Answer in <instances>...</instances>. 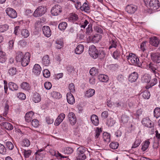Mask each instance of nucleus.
Masks as SVG:
<instances>
[{"label":"nucleus","mask_w":160,"mask_h":160,"mask_svg":"<svg viewBox=\"0 0 160 160\" xmlns=\"http://www.w3.org/2000/svg\"><path fill=\"white\" fill-rule=\"evenodd\" d=\"M80 9L82 11L87 12L89 10V6L87 3L84 2L81 6Z\"/></svg>","instance_id":"51"},{"label":"nucleus","mask_w":160,"mask_h":160,"mask_svg":"<svg viewBox=\"0 0 160 160\" xmlns=\"http://www.w3.org/2000/svg\"><path fill=\"white\" fill-rule=\"evenodd\" d=\"M89 22V19H83L80 23V27L82 28H85Z\"/></svg>","instance_id":"44"},{"label":"nucleus","mask_w":160,"mask_h":160,"mask_svg":"<svg viewBox=\"0 0 160 160\" xmlns=\"http://www.w3.org/2000/svg\"><path fill=\"white\" fill-rule=\"evenodd\" d=\"M116 123V121L113 118H110L108 119L107 122V125L108 127H112Z\"/></svg>","instance_id":"43"},{"label":"nucleus","mask_w":160,"mask_h":160,"mask_svg":"<svg viewBox=\"0 0 160 160\" xmlns=\"http://www.w3.org/2000/svg\"><path fill=\"white\" fill-rule=\"evenodd\" d=\"M9 89L12 91L17 90L18 88V85L13 82H10L8 83Z\"/></svg>","instance_id":"34"},{"label":"nucleus","mask_w":160,"mask_h":160,"mask_svg":"<svg viewBox=\"0 0 160 160\" xmlns=\"http://www.w3.org/2000/svg\"><path fill=\"white\" fill-rule=\"evenodd\" d=\"M150 43L152 46L157 47L159 43V40L157 37H152L150 38Z\"/></svg>","instance_id":"18"},{"label":"nucleus","mask_w":160,"mask_h":160,"mask_svg":"<svg viewBox=\"0 0 160 160\" xmlns=\"http://www.w3.org/2000/svg\"><path fill=\"white\" fill-rule=\"evenodd\" d=\"M32 125L34 128H37L39 125V121L37 119H34L32 120Z\"/></svg>","instance_id":"55"},{"label":"nucleus","mask_w":160,"mask_h":160,"mask_svg":"<svg viewBox=\"0 0 160 160\" xmlns=\"http://www.w3.org/2000/svg\"><path fill=\"white\" fill-rule=\"evenodd\" d=\"M5 145L7 148L9 150H12L14 148V145L11 142H6Z\"/></svg>","instance_id":"63"},{"label":"nucleus","mask_w":160,"mask_h":160,"mask_svg":"<svg viewBox=\"0 0 160 160\" xmlns=\"http://www.w3.org/2000/svg\"><path fill=\"white\" fill-rule=\"evenodd\" d=\"M42 31L43 34L46 37H49L51 35V31L48 26H43L42 28Z\"/></svg>","instance_id":"11"},{"label":"nucleus","mask_w":160,"mask_h":160,"mask_svg":"<svg viewBox=\"0 0 160 160\" xmlns=\"http://www.w3.org/2000/svg\"><path fill=\"white\" fill-rule=\"evenodd\" d=\"M91 121L92 124L95 126H97L99 124V120L98 116L95 115H92L90 117Z\"/></svg>","instance_id":"22"},{"label":"nucleus","mask_w":160,"mask_h":160,"mask_svg":"<svg viewBox=\"0 0 160 160\" xmlns=\"http://www.w3.org/2000/svg\"><path fill=\"white\" fill-rule=\"evenodd\" d=\"M126 105L123 102L121 101H118L115 102L113 103V108H125Z\"/></svg>","instance_id":"30"},{"label":"nucleus","mask_w":160,"mask_h":160,"mask_svg":"<svg viewBox=\"0 0 160 160\" xmlns=\"http://www.w3.org/2000/svg\"><path fill=\"white\" fill-rule=\"evenodd\" d=\"M30 58V54L28 52L24 54L21 52H19L16 54V60L17 62H20L23 67L27 66L29 63Z\"/></svg>","instance_id":"2"},{"label":"nucleus","mask_w":160,"mask_h":160,"mask_svg":"<svg viewBox=\"0 0 160 160\" xmlns=\"http://www.w3.org/2000/svg\"><path fill=\"white\" fill-rule=\"evenodd\" d=\"M62 11L61 6L59 5H56L53 6L51 10V13L53 16L58 15Z\"/></svg>","instance_id":"7"},{"label":"nucleus","mask_w":160,"mask_h":160,"mask_svg":"<svg viewBox=\"0 0 160 160\" xmlns=\"http://www.w3.org/2000/svg\"><path fill=\"white\" fill-rule=\"evenodd\" d=\"M151 76L148 74H145L142 78V82L148 83V84L150 83V80L151 79Z\"/></svg>","instance_id":"28"},{"label":"nucleus","mask_w":160,"mask_h":160,"mask_svg":"<svg viewBox=\"0 0 160 160\" xmlns=\"http://www.w3.org/2000/svg\"><path fill=\"white\" fill-rule=\"evenodd\" d=\"M52 97L56 99H59L61 98L62 96L60 93L57 92H53L51 93Z\"/></svg>","instance_id":"46"},{"label":"nucleus","mask_w":160,"mask_h":160,"mask_svg":"<svg viewBox=\"0 0 160 160\" xmlns=\"http://www.w3.org/2000/svg\"><path fill=\"white\" fill-rule=\"evenodd\" d=\"M47 11V8L43 6L38 7L35 11L33 15L34 17H41Z\"/></svg>","instance_id":"4"},{"label":"nucleus","mask_w":160,"mask_h":160,"mask_svg":"<svg viewBox=\"0 0 160 160\" xmlns=\"http://www.w3.org/2000/svg\"><path fill=\"white\" fill-rule=\"evenodd\" d=\"M6 149L4 145L0 143V153L3 155L5 154Z\"/></svg>","instance_id":"60"},{"label":"nucleus","mask_w":160,"mask_h":160,"mask_svg":"<svg viewBox=\"0 0 160 160\" xmlns=\"http://www.w3.org/2000/svg\"><path fill=\"white\" fill-rule=\"evenodd\" d=\"M155 132L156 136L155 139H156L157 141V146L155 147V148H156L158 147V146L160 144V134L158 133V131L157 130H156Z\"/></svg>","instance_id":"47"},{"label":"nucleus","mask_w":160,"mask_h":160,"mask_svg":"<svg viewBox=\"0 0 160 160\" xmlns=\"http://www.w3.org/2000/svg\"><path fill=\"white\" fill-rule=\"evenodd\" d=\"M148 43L147 42H144L142 43L140 46V48L142 51H144L148 48Z\"/></svg>","instance_id":"50"},{"label":"nucleus","mask_w":160,"mask_h":160,"mask_svg":"<svg viewBox=\"0 0 160 160\" xmlns=\"http://www.w3.org/2000/svg\"><path fill=\"white\" fill-rule=\"evenodd\" d=\"M138 78V74L136 72H133L131 73L129 76L128 79L131 82H135L136 81Z\"/></svg>","instance_id":"15"},{"label":"nucleus","mask_w":160,"mask_h":160,"mask_svg":"<svg viewBox=\"0 0 160 160\" xmlns=\"http://www.w3.org/2000/svg\"><path fill=\"white\" fill-rule=\"evenodd\" d=\"M89 37L94 43L98 42L101 39V36L99 34H96L92 36Z\"/></svg>","instance_id":"23"},{"label":"nucleus","mask_w":160,"mask_h":160,"mask_svg":"<svg viewBox=\"0 0 160 160\" xmlns=\"http://www.w3.org/2000/svg\"><path fill=\"white\" fill-rule=\"evenodd\" d=\"M17 97L20 99L22 100H25L26 98V95L22 92H19L17 94Z\"/></svg>","instance_id":"61"},{"label":"nucleus","mask_w":160,"mask_h":160,"mask_svg":"<svg viewBox=\"0 0 160 160\" xmlns=\"http://www.w3.org/2000/svg\"><path fill=\"white\" fill-rule=\"evenodd\" d=\"M86 158V155L84 153H79L77 157V160H84Z\"/></svg>","instance_id":"62"},{"label":"nucleus","mask_w":160,"mask_h":160,"mask_svg":"<svg viewBox=\"0 0 160 160\" xmlns=\"http://www.w3.org/2000/svg\"><path fill=\"white\" fill-rule=\"evenodd\" d=\"M9 105L7 103H6L4 106V110L3 113V116L6 117L8 112Z\"/></svg>","instance_id":"53"},{"label":"nucleus","mask_w":160,"mask_h":160,"mask_svg":"<svg viewBox=\"0 0 160 160\" xmlns=\"http://www.w3.org/2000/svg\"><path fill=\"white\" fill-rule=\"evenodd\" d=\"M129 120V118L127 116L124 115L122 116L120 120V123L122 124H124L128 122Z\"/></svg>","instance_id":"40"},{"label":"nucleus","mask_w":160,"mask_h":160,"mask_svg":"<svg viewBox=\"0 0 160 160\" xmlns=\"http://www.w3.org/2000/svg\"><path fill=\"white\" fill-rule=\"evenodd\" d=\"M67 26V23L66 22H63L59 24L58 26V28L60 30L64 31L66 29Z\"/></svg>","instance_id":"41"},{"label":"nucleus","mask_w":160,"mask_h":160,"mask_svg":"<svg viewBox=\"0 0 160 160\" xmlns=\"http://www.w3.org/2000/svg\"><path fill=\"white\" fill-rule=\"evenodd\" d=\"M68 89L70 93H74L75 92V86L73 83H71L68 86Z\"/></svg>","instance_id":"64"},{"label":"nucleus","mask_w":160,"mask_h":160,"mask_svg":"<svg viewBox=\"0 0 160 160\" xmlns=\"http://www.w3.org/2000/svg\"><path fill=\"white\" fill-rule=\"evenodd\" d=\"M98 79L100 81L103 82H106L108 80V76L103 74L99 75L98 76Z\"/></svg>","instance_id":"32"},{"label":"nucleus","mask_w":160,"mask_h":160,"mask_svg":"<svg viewBox=\"0 0 160 160\" xmlns=\"http://www.w3.org/2000/svg\"><path fill=\"white\" fill-rule=\"evenodd\" d=\"M103 138L104 141L108 143L110 142L111 140L110 135L107 132H104L103 134Z\"/></svg>","instance_id":"35"},{"label":"nucleus","mask_w":160,"mask_h":160,"mask_svg":"<svg viewBox=\"0 0 160 160\" xmlns=\"http://www.w3.org/2000/svg\"><path fill=\"white\" fill-rule=\"evenodd\" d=\"M118 143L116 142H112L109 144V147L110 148L113 149H117L118 148Z\"/></svg>","instance_id":"56"},{"label":"nucleus","mask_w":160,"mask_h":160,"mask_svg":"<svg viewBox=\"0 0 160 160\" xmlns=\"http://www.w3.org/2000/svg\"><path fill=\"white\" fill-rule=\"evenodd\" d=\"M21 34L22 37L24 38H27L29 35V32L27 29H22L21 31Z\"/></svg>","instance_id":"39"},{"label":"nucleus","mask_w":160,"mask_h":160,"mask_svg":"<svg viewBox=\"0 0 160 160\" xmlns=\"http://www.w3.org/2000/svg\"><path fill=\"white\" fill-rule=\"evenodd\" d=\"M115 38H112L111 39H109L110 46L109 47V49H110L112 48H116L117 46V42L115 39Z\"/></svg>","instance_id":"31"},{"label":"nucleus","mask_w":160,"mask_h":160,"mask_svg":"<svg viewBox=\"0 0 160 160\" xmlns=\"http://www.w3.org/2000/svg\"><path fill=\"white\" fill-rule=\"evenodd\" d=\"M69 122L72 125H74L76 122L77 119L74 113L72 112H70L68 116Z\"/></svg>","instance_id":"8"},{"label":"nucleus","mask_w":160,"mask_h":160,"mask_svg":"<svg viewBox=\"0 0 160 160\" xmlns=\"http://www.w3.org/2000/svg\"><path fill=\"white\" fill-rule=\"evenodd\" d=\"M154 115L155 117L158 118L160 116V108H157L154 110Z\"/></svg>","instance_id":"57"},{"label":"nucleus","mask_w":160,"mask_h":160,"mask_svg":"<svg viewBox=\"0 0 160 160\" xmlns=\"http://www.w3.org/2000/svg\"><path fill=\"white\" fill-rule=\"evenodd\" d=\"M8 28V26L5 24L0 25V32H3L7 31Z\"/></svg>","instance_id":"59"},{"label":"nucleus","mask_w":160,"mask_h":160,"mask_svg":"<svg viewBox=\"0 0 160 160\" xmlns=\"http://www.w3.org/2000/svg\"><path fill=\"white\" fill-rule=\"evenodd\" d=\"M98 72V70L96 68L93 67L90 70V73L92 76H94L97 74Z\"/></svg>","instance_id":"58"},{"label":"nucleus","mask_w":160,"mask_h":160,"mask_svg":"<svg viewBox=\"0 0 160 160\" xmlns=\"http://www.w3.org/2000/svg\"><path fill=\"white\" fill-rule=\"evenodd\" d=\"M137 10V7L134 5H128L126 8V11L129 14L134 13Z\"/></svg>","instance_id":"10"},{"label":"nucleus","mask_w":160,"mask_h":160,"mask_svg":"<svg viewBox=\"0 0 160 160\" xmlns=\"http://www.w3.org/2000/svg\"><path fill=\"white\" fill-rule=\"evenodd\" d=\"M7 14L11 18H14L17 17V14L15 10L12 8H8L6 9Z\"/></svg>","instance_id":"6"},{"label":"nucleus","mask_w":160,"mask_h":160,"mask_svg":"<svg viewBox=\"0 0 160 160\" xmlns=\"http://www.w3.org/2000/svg\"><path fill=\"white\" fill-rule=\"evenodd\" d=\"M151 58L154 62L159 63L160 62V54L158 53H151Z\"/></svg>","instance_id":"14"},{"label":"nucleus","mask_w":160,"mask_h":160,"mask_svg":"<svg viewBox=\"0 0 160 160\" xmlns=\"http://www.w3.org/2000/svg\"><path fill=\"white\" fill-rule=\"evenodd\" d=\"M88 52L90 56L94 59H96L98 57V51L95 47L93 45L89 47Z\"/></svg>","instance_id":"5"},{"label":"nucleus","mask_w":160,"mask_h":160,"mask_svg":"<svg viewBox=\"0 0 160 160\" xmlns=\"http://www.w3.org/2000/svg\"><path fill=\"white\" fill-rule=\"evenodd\" d=\"M147 68L153 72V75H154L155 77V78L153 79L151 81V82H150V83H148V86H147L146 87L147 89H148L157 83L158 82V78H159L158 77L159 75L158 72V71L157 68V67L156 65L152 63H150L147 65Z\"/></svg>","instance_id":"1"},{"label":"nucleus","mask_w":160,"mask_h":160,"mask_svg":"<svg viewBox=\"0 0 160 160\" xmlns=\"http://www.w3.org/2000/svg\"><path fill=\"white\" fill-rule=\"evenodd\" d=\"M78 19V16L77 15L75 14H73L71 15L68 18V20L69 21L72 22H74L77 21Z\"/></svg>","instance_id":"45"},{"label":"nucleus","mask_w":160,"mask_h":160,"mask_svg":"<svg viewBox=\"0 0 160 160\" xmlns=\"http://www.w3.org/2000/svg\"><path fill=\"white\" fill-rule=\"evenodd\" d=\"M17 72V70L16 68L14 67L11 68H9L8 71V73L9 75L13 76L15 75Z\"/></svg>","instance_id":"48"},{"label":"nucleus","mask_w":160,"mask_h":160,"mask_svg":"<svg viewBox=\"0 0 160 160\" xmlns=\"http://www.w3.org/2000/svg\"><path fill=\"white\" fill-rule=\"evenodd\" d=\"M1 125L6 129L11 130L13 129V126L10 123L7 122L1 123Z\"/></svg>","instance_id":"26"},{"label":"nucleus","mask_w":160,"mask_h":160,"mask_svg":"<svg viewBox=\"0 0 160 160\" xmlns=\"http://www.w3.org/2000/svg\"><path fill=\"white\" fill-rule=\"evenodd\" d=\"M142 95L143 98L145 99H148L150 96V92L148 90H146L142 93Z\"/></svg>","instance_id":"49"},{"label":"nucleus","mask_w":160,"mask_h":160,"mask_svg":"<svg viewBox=\"0 0 160 160\" xmlns=\"http://www.w3.org/2000/svg\"><path fill=\"white\" fill-rule=\"evenodd\" d=\"M55 46L58 49H60L63 46V39L62 38H58L55 42Z\"/></svg>","instance_id":"25"},{"label":"nucleus","mask_w":160,"mask_h":160,"mask_svg":"<svg viewBox=\"0 0 160 160\" xmlns=\"http://www.w3.org/2000/svg\"><path fill=\"white\" fill-rule=\"evenodd\" d=\"M21 88L26 91H28L30 89L31 87L29 83L26 82H22L21 85Z\"/></svg>","instance_id":"33"},{"label":"nucleus","mask_w":160,"mask_h":160,"mask_svg":"<svg viewBox=\"0 0 160 160\" xmlns=\"http://www.w3.org/2000/svg\"><path fill=\"white\" fill-rule=\"evenodd\" d=\"M126 58L128 62H131L135 65L140 66L141 65V62L139 59L134 54L131 53L126 56Z\"/></svg>","instance_id":"3"},{"label":"nucleus","mask_w":160,"mask_h":160,"mask_svg":"<svg viewBox=\"0 0 160 160\" xmlns=\"http://www.w3.org/2000/svg\"><path fill=\"white\" fill-rule=\"evenodd\" d=\"M42 63L45 66H48L50 63L49 56L47 55L44 56L42 58Z\"/></svg>","instance_id":"19"},{"label":"nucleus","mask_w":160,"mask_h":160,"mask_svg":"<svg viewBox=\"0 0 160 160\" xmlns=\"http://www.w3.org/2000/svg\"><path fill=\"white\" fill-rule=\"evenodd\" d=\"M67 99L68 102L70 104H73L75 102V100L73 95L70 93L67 94Z\"/></svg>","instance_id":"20"},{"label":"nucleus","mask_w":160,"mask_h":160,"mask_svg":"<svg viewBox=\"0 0 160 160\" xmlns=\"http://www.w3.org/2000/svg\"><path fill=\"white\" fill-rule=\"evenodd\" d=\"M62 151L64 154H68L72 153L73 152V150L71 147H67L64 148Z\"/></svg>","instance_id":"38"},{"label":"nucleus","mask_w":160,"mask_h":160,"mask_svg":"<svg viewBox=\"0 0 160 160\" xmlns=\"http://www.w3.org/2000/svg\"><path fill=\"white\" fill-rule=\"evenodd\" d=\"M150 142L149 140L145 141L142 144V150L143 151L146 150L148 148L150 145Z\"/></svg>","instance_id":"36"},{"label":"nucleus","mask_w":160,"mask_h":160,"mask_svg":"<svg viewBox=\"0 0 160 160\" xmlns=\"http://www.w3.org/2000/svg\"><path fill=\"white\" fill-rule=\"evenodd\" d=\"M141 142V139L138 137H137L134 143L132 144V148H135L138 147Z\"/></svg>","instance_id":"42"},{"label":"nucleus","mask_w":160,"mask_h":160,"mask_svg":"<svg viewBox=\"0 0 160 160\" xmlns=\"http://www.w3.org/2000/svg\"><path fill=\"white\" fill-rule=\"evenodd\" d=\"M84 46L82 44L78 45L75 50V52L76 54H80L83 51Z\"/></svg>","instance_id":"24"},{"label":"nucleus","mask_w":160,"mask_h":160,"mask_svg":"<svg viewBox=\"0 0 160 160\" xmlns=\"http://www.w3.org/2000/svg\"><path fill=\"white\" fill-rule=\"evenodd\" d=\"M42 68L39 65L37 64H35L32 69V72L36 76L39 75L41 71Z\"/></svg>","instance_id":"13"},{"label":"nucleus","mask_w":160,"mask_h":160,"mask_svg":"<svg viewBox=\"0 0 160 160\" xmlns=\"http://www.w3.org/2000/svg\"><path fill=\"white\" fill-rule=\"evenodd\" d=\"M7 58L5 53L3 51H0V62L3 63L5 62Z\"/></svg>","instance_id":"29"},{"label":"nucleus","mask_w":160,"mask_h":160,"mask_svg":"<svg viewBox=\"0 0 160 160\" xmlns=\"http://www.w3.org/2000/svg\"><path fill=\"white\" fill-rule=\"evenodd\" d=\"M142 123L144 126L149 128H151L153 126V124L152 123L151 121L148 118H143L142 121Z\"/></svg>","instance_id":"12"},{"label":"nucleus","mask_w":160,"mask_h":160,"mask_svg":"<svg viewBox=\"0 0 160 160\" xmlns=\"http://www.w3.org/2000/svg\"><path fill=\"white\" fill-rule=\"evenodd\" d=\"M34 118V113L32 111H30L27 112L25 116L26 121L28 122H29L31 121L32 119Z\"/></svg>","instance_id":"21"},{"label":"nucleus","mask_w":160,"mask_h":160,"mask_svg":"<svg viewBox=\"0 0 160 160\" xmlns=\"http://www.w3.org/2000/svg\"><path fill=\"white\" fill-rule=\"evenodd\" d=\"M65 117V114L63 113H61L58 116L54 122L56 126L59 125Z\"/></svg>","instance_id":"16"},{"label":"nucleus","mask_w":160,"mask_h":160,"mask_svg":"<svg viewBox=\"0 0 160 160\" xmlns=\"http://www.w3.org/2000/svg\"><path fill=\"white\" fill-rule=\"evenodd\" d=\"M95 91L93 89H89L87 90L85 93V95L88 98L92 96L95 94Z\"/></svg>","instance_id":"37"},{"label":"nucleus","mask_w":160,"mask_h":160,"mask_svg":"<svg viewBox=\"0 0 160 160\" xmlns=\"http://www.w3.org/2000/svg\"><path fill=\"white\" fill-rule=\"evenodd\" d=\"M41 100V98L40 94L37 92H35L33 96L32 100L35 103L40 102Z\"/></svg>","instance_id":"27"},{"label":"nucleus","mask_w":160,"mask_h":160,"mask_svg":"<svg viewBox=\"0 0 160 160\" xmlns=\"http://www.w3.org/2000/svg\"><path fill=\"white\" fill-rule=\"evenodd\" d=\"M102 131L101 128H96L95 132V139H97L99 137L102 132Z\"/></svg>","instance_id":"52"},{"label":"nucleus","mask_w":160,"mask_h":160,"mask_svg":"<svg viewBox=\"0 0 160 160\" xmlns=\"http://www.w3.org/2000/svg\"><path fill=\"white\" fill-rule=\"evenodd\" d=\"M50 152L52 155L55 156L58 159H60L62 158H67V157L63 156L57 151L51 150Z\"/></svg>","instance_id":"17"},{"label":"nucleus","mask_w":160,"mask_h":160,"mask_svg":"<svg viewBox=\"0 0 160 160\" xmlns=\"http://www.w3.org/2000/svg\"><path fill=\"white\" fill-rule=\"evenodd\" d=\"M149 5L151 9L156 10L160 6L159 1L158 0H151Z\"/></svg>","instance_id":"9"},{"label":"nucleus","mask_w":160,"mask_h":160,"mask_svg":"<svg viewBox=\"0 0 160 160\" xmlns=\"http://www.w3.org/2000/svg\"><path fill=\"white\" fill-rule=\"evenodd\" d=\"M21 144L22 146L28 147L30 145V142L28 139H25L22 141Z\"/></svg>","instance_id":"54"}]
</instances>
